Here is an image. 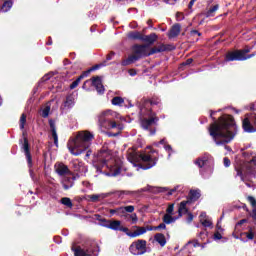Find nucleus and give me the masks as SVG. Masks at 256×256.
<instances>
[{"label":"nucleus","mask_w":256,"mask_h":256,"mask_svg":"<svg viewBox=\"0 0 256 256\" xmlns=\"http://www.w3.org/2000/svg\"><path fill=\"white\" fill-rule=\"evenodd\" d=\"M217 113L216 111H210V117L213 123L210 124L208 132L210 137H212L216 145H225L227 151H231L228 143H231L237 135V124L235 123V118L233 115L224 114L218 119L213 117Z\"/></svg>","instance_id":"nucleus-1"},{"label":"nucleus","mask_w":256,"mask_h":256,"mask_svg":"<svg viewBox=\"0 0 256 256\" xmlns=\"http://www.w3.org/2000/svg\"><path fill=\"white\" fill-rule=\"evenodd\" d=\"M93 139H95V135L89 132V130L79 131L75 137L69 139L68 149L72 155L78 157V155L85 153L91 147Z\"/></svg>","instance_id":"nucleus-2"},{"label":"nucleus","mask_w":256,"mask_h":256,"mask_svg":"<svg viewBox=\"0 0 256 256\" xmlns=\"http://www.w3.org/2000/svg\"><path fill=\"white\" fill-rule=\"evenodd\" d=\"M128 160L130 163H133L135 167H139L140 169L147 171L157 165L159 157L147 154V152H132L129 154Z\"/></svg>","instance_id":"nucleus-3"},{"label":"nucleus","mask_w":256,"mask_h":256,"mask_svg":"<svg viewBox=\"0 0 256 256\" xmlns=\"http://www.w3.org/2000/svg\"><path fill=\"white\" fill-rule=\"evenodd\" d=\"M149 44H135L132 46V55L128 56L127 59L122 60V67H127L128 65H132L135 61H139V59H143V57H151L149 54Z\"/></svg>","instance_id":"nucleus-4"},{"label":"nucleus","mask_w":256,"mask_h":256,"mask_svg":"<svg viewBox=\"0 0 256 256\" xmlns=\"http://www.w3.org/2000/svg\"><path fill=\"white\" fill-rule=\"evenodd\" d=\"M144 117L141 119V127L146 131H150V135H155L156 129L151 128L153 125H157L159 123V118L157 117V113L153 111V109L148 108L142 111Z\"/></svg>","instance_id":"nucleus-5"},{"label":"nucleus","mask_w":256,"mask_h":256,"mask_svg":"<svg viewBox=\"0 0 256 256\" xmlns=\"http://www.w3.org/2000/svg\"><path fill=\"white\" fill-rule=\"evenodd\" d=\"M111 159V150L107 145H103L99 150L96 159L93 161V167L97 173H103V167H107V161Z\"/></svg>","instance_id":"nucleus-6"},{"label":"nucleus","mask_w":256,"mask_h":256,"mask_svg":"<svg viewBox=\"0 0 256 256\" xmlns=\"http://www.w3.org/2000/svg\"><path fill=\"white\" fill-rule=\"evenodd\" d=\"M71 250L74 256H99V245L95 242H88L84 247L73 245Z\"/></svg>","instance_id":"nucleus-7"},{"label":"nucleus","mask_w":256,"mask_h":256,"mask_svg":"<svg viewBox=\"0 0 256 256\" xmlns=\"http://www.w3.org/2000/svg\"><path fill=\"white\" fill-rule=\"evenodd\" d=\"M256 165V158L252 157L250 160L239 163L235 166L236 177H240L241 181L245 182L247 175L253 174V167Z\"/></svg>","instance_id":"nucleus-8"},{"label":"nucleus","mask_w":256,"mask_h":256,"mask_svg":"<svg viewBox=\"0 0 256 256\" xmlns=\"http://www.w3.org/2000/svg\"><path fill=\"white\" fill-rule=\"evenodd\" d=\"M98 123L103 129H119V131L123 129V125L111 120V110L102 112L98 116Z\"/></svg>","instance_id":"nucleus-9"},{"label":"nucleus","mask_w":256,"mask_h":256,"mask_svg":"<svg viewBox=\"0 0 256 256\" xmlns=\"http://www.w3.org/2000/svg\"><path fill=\"white\" fill-rule=\"evenodd\" d=\"M242 129L246 133L256 132V114L255 113H250L245 115V118L242 121Z\"/></svg>","instance_id":"nucleus-10"},{"label":"nucleus","mask_w":256,"mask_h":256,"mask_svg":"<svg viewBox=\"0 0 256 256\" xmlns=\"http://www.w3.org/2000/svg\"><path fill=\"white\" fill-rule=\"evenodd\" d=\"M132 255H145L147 253V240H136L129 247Z\"/></svg>","instance_id":"nucleus-11"},{"label":"nucleus","mask_w":256,"mask_h":256,"mask_svg":"<svg viewBox=\"0 0 256 256\" xmlns=\"http://www.w3.org/2000/svg\"><path fill=\"white\" fill-rule=\"evenodd\" d=\"M195 165H197L200 169H203V167H213L215 165V159L211 154L205 153L201 157L195 160Z\"/></svg>","instance_id":"nucleus-12"},{"label":"nucleus","mask_w":256,"mask_h":256,"mask_svg":"<svg viewBox=\"0 0 256 256\" xmlns=\"http://www.w3.org/2000/svg\"><path fill=\"white\" fill-rule=\"evenodd\" d=\"M22 150L24 151V155L26 157L28 167H33V156H31V149L29 147V139L24 137V142L22 144Z\"/></svg>","instance_id":"nucleus-13"},{"label":"nucleus","mask_w":256,"mask_h":256,"mask_svg":"<svg viewBox=\"0 0 256 256\" xmlns=\"http://www.w3.org/2000/svg\"><path fill=\"white\" fill-rule=\"evenodd\" d=\"M224 61L229 63L231 61H244L239 50L229 51L225 54Z\"/></svg>","instance_id":"nucleus-14"},{"label":"nucleus","mask_w":256,"mask_h":256,"mask_svg":"<svg viewBox=\"0 0 256 256\" xmlns=\"http://www.w3.org/2000/svg\"><path fill=\"white\" fill-rule=\"evenodd\" d=\"M90 81L92 83V87H95L99 95H103V93H105V86H103L101 76H93Z\"/></svg>","instance_id":"nucleus-15"},{"label":"nucleus","mask_w":256,"mask_h":256,"mask_svg":"<svg viewBox=\"0 0 256 256\" xmlns=\"http://www.w3.org/2000/svg\"><path fill=\"white\" fill-rule=\"evenodd\" d=\"M175 47L171 45H165V44H160L158 46H154L149 50V55H155L157 53H165V51H173Z\"/></svg>","instance_id":"nucleus-16"},{"label":"nucleus","mask_w":256,"mask_h":256,"mask_svg":"<svg viewBox=\"0 0 256 256\" xmlns=\"http://www.w3.org/2000/svg\"><path fill=\"white\" fill-rule=\"evenodd\" d=\"M55 171L57 175L60 177H63L65 175H71V170H69V167L65 165L63 162H58L54 165Z\"/></svg>","instance_id":"nucleus-17"},{"label":"nucleus","mask_w":256,"mask_h":256,"mask_svg":"<svg viewBox=\"0 0 256 256\" xmlns=\"http://www.w3.org/2000/svg\"><path fill=\"white\" fill-rule=\"evenodd\" d=\"M50 131L52 133V139L54 140V145L59 147V136L57 135V126H55V120H49Z\"/></svg>","instance_id":"nucleus-18"},{"label":"nucleus","mask_w":256,"mask_h":256,"mask_svg":"<svg viewBox=\"0 0 256 256\" xmlns=\"http://www.w3.org/2000/svg\"><path fill=\"white\" fill-rule=\"evenodd\" d=\"M199 199H201V190L196 189V190H190L187 196V200L188 202L191 203H195L196 201H199Z\"/></svg>","instance_id":"nucleus-19"},{"label":"nucleus","mask_w":256,"mask_h":256,"mask_svg":"<svg viewBox=\"0 0 256 256\" xmlns=\"http://www.w3.org/2000/svg\"><path fill=\"white\" fill-rule=\"evenodd\" d=\"M153 105H161V99L152 98L145 100L141 111H147V109H152L151 107H153Z\"/></svg>","instance_id":"nucleus-20"},{"label":"nucleus","mask_w":256,"mask_h":256,"mask_svg":"<svg viewBox=\"0 0 256 256\" xmlns=\"http://www.w3.org/2000/svg\"><path fill=\"white\" fill-rule=\"evenodd\" d=\"M187 205H191V203L187 200H183L182 202H180L178 208V219L183 217V215H187L189 213V208H187Z\"/></svg>","instance_id":"nucleus-21"},{"label":"nucleus","mask_w":256,"mask_h":256,"mask_svg":"<svg viewBox=\"0 0 256 256\" xmlns=\"http://www.w3.org/2000/svg\"><path fill=\"white\" fill-rule=\"evenodd\" d=\"M180 33H181V24L176 23L170 28L168 32V38L175 39V37H179Z\"/></svg>","instance_id":"nucleus-22"},{"label":"nucleus","mask_w":256,"mask_h":256,"mask_svg":"<svg viewBox=\"0 0 256 256\" xmlns=\"http://www.w3.org/2000/svg\"><path fill=\"white\" fill-rule=\"evenodd\" d=\"M133 229H136V231L130 234L132 239H135V237H140V235H145V233H147V228L145 227L133 226Z\"/></svg>","instance_id":"nucleus-23"},{"label":"nucleus","mask_w":256,"mask_h":256,"mask_svg":"<svg viewBox=\"0 0 256 256\" xmlns=\"http://www.w3.org/2000/svg\"><path fill=\"white\" fill-rule=\"evenodd\" d=\"M158 36L155 33H151L150 35H144L142 36V41H144V43H148L149 45H153V43H155V41H157Z\"/></svg>","instance_id":"nucleus-24"},{"label":"nucleus","mask_w":256,"mask_h":256,"mask_svg":"<svg viewBox=\"0 0 256 256\" xmlns=\"http://www.w3.org/2000/svg\"><path fill=\"white\" fill-rule=\"evenodd\" d=\"M107 197H109V194H92V195H88V199H90V201L92 203H98V201H101V199H107Z\"/></svg>","instance_id":"nucleus-25"},{"label":"nucleus","mask_w":256,"mask_h":256,"mask_svg":"<svg viewBox=\"0 0 256 256\" xmlns=\"http://www.w3.org/2000/svg\"><path fill=\"white\" fill-rule=\"evenodd\" d=\"M154 240H156V242L159 243L161 247H165V245H167V239L163 233H156L154 235Z\"/></svg>","instance_id":"nucleus-26"},{"label":"nucleus","mask_w":256,"mask_h":256,"mask_svg":"<svg viewBox=\"0 0 256 256\" xmlns=\"http://www.w3.org/2000/svg\"><path fill=\"white\" fill-rule=\"evenodd\" d=\"M96 221H99L101 227H106V229H109V223L111 220H107L106 218H103V216L96 214L95 215Z\"/></svg>","instance_id":"nucleus-27"},{"label":"nucleus","mask_w":256,"mask_h":256,"mask_svg":"<svg viewBox=\"0 0 256 256\" xmlns=\"http://www.w3.org/2000/svg\"><path fill=\"white\" fill-rule=\"evenodd\" d=\"M120 228H121V221L110 220L108 229H111L112 231H119Z\"/></svg>","instance_id":"nucleus-28"},{"label":"nucleus","mask_w":256,"mask_h":256,"mask_svg":"<svg viewBox=\"0 0 256 256\" xmlns=\"http://www.w3.org/2000/svg\"><path fill=\"white\" fill-rule=\"evenodd\" d=\"M75 178H66L64 181H63V189L65 191H68V189H71V187H73V185H75Z\"/></svg>","instance_id":"nucleus-29"},{"label":"nucleus","mask_w":256,"mask_h":256,"mask_svg":"<svg viewBox=\"0 0 256 256\" xmlns=\"http://www.w3.org/2000/svg\"><path fill=\"white\" fill-rule=\"evenodd\" d=\"M173 214H165L162 218L163 223L166 225H171V223H175L177 221V217H172Z\"/></svg>","instance_id":"nucleus-30"},{"label":"nucleus","mask_w":256,"mask_h":256,"mask_svg":"<svg viewBox=\"0 0 256 256\" xmlns=\"http://www.w3.org/2000/svg\"><path fill=\"white\" fill-rule=\"evenodd\" d=\"M129 39H134L138 41L143 40V34L139 31H132L128 34Z\"/></svg>","instance_id":"nucleus-31"},{"label":"nucleus","mask_w":256,"mask_h":256,"mask_svg":"<svg viewBox=\"0 0 256 256\" xmlns=\"http://www.w3.org/2000/svg\"><path fill=\"white\" fill-rule=\"evenodd\" d=\"M111 103L116 107H121L123 103H125V99H123V97L121 96H115L114 98H112Z\"/></svg>","instance_id":"nucleus-32"},{"label":"nucleus","mask_w":256,"mask_h":256,"mask_svg":"<svg viewBox=\"0 0 256 256\" xmlns=\"http://www.w3.org/2000/svg\"><path fill=\"white\" fill-rule=\"evenodd\" d=\"M11 7H13V1L12 0H6L3 5L1 6V11H3V13H7V11H9L11 9Z\"/></svg>","instance_id":"nucleus-33"},{"label":"nucleus","mask_w":256,"mask_h":256,"mask_svg":"<svg viewBox=\"0 0 256 256\" xmlns=\"http://www.w3.org/2000/svg\"><path fill=\"white\" fill-rule=\"evenodd\" d=\"M125 217L127 221H131L132 225H136L137 221H139V218L137 217L136 213L126 214Z\"/></svg>","instance_id":"nucleus-34"},{"label":"nucleus","mask_w":256,"mask_h":256,"mask_svg":"<svg viewBox=\"0 0 256 256\" xmlns=\"http://www.w3.org/2000/svg\"><path fill=\"white\" fill-rule=\"evenodd\" d=\"M116 194L120 199H123L124 195H137V191L120 190V191H117Z\"/></svg>","instance_id":"nucleus-35"},{"label":"nucleus","mask_w":256,"mask_h":256,"mask_svg":"<svg viewBox=\"0 0 256 256\" xmlns=\"http://www.w3.org/2000/svg\"><path fill=\"white\" fill-rule=\"evenodd\" d=\"M60 203H62V205H65V207H68L69 209L73 208V202L71 201V198L69 197H64L60 200Z\"/></svg>","instance_id":"nucleus-36"},{"label":"nucleus","mask_w":256,"mask_h":256,"mask_svg":"<svg viewBox=\"0 0 256 256\" xmlns=\"http://www.w3.org/2000/svg\"><path fill=\"white\" fill-rule=\"evenodd\" d=\"M122 215H125L126 213H133L135 211V206L130 205V206H124L121 207Z\"/></svg>","instance_id":"nucleus-37"},{"label":"nucleus","mask_w":256,"mask_h":256,"mask_svg":"<svg viewBox=\"0 0 256 256\" xmlns=\"http://www.w3.org/2000/svg\"><path fill=\"white\" fill-rule=\"evenodd\" d=\"M105 63H107V61H104L102 64L92 66L90 69L86 70V73L89 75L91 72L97 71V69H101V67H105Z\"/></svg>","instance_id":"nucleus-38"},{"label":"nucleus","mask_w":256,"mask_h":256,"mask_svg":"<svg viewBox=\"0 0 256 256\" xmlns=\"http://www.w3.org/2000/svg\"><path fill=\"white\" fill-rule=\"evenodd\" d=\"M240 52V54H242V59L244 61H247V58H245L247 56V53H251V47L246 46L244 49L238 50Z\"/></svg>","instance_id":"nucleus-39"},{"label":"nucleus","mask_w":256,"mask_h":256,"mask_svg":"<svg viewBox=\"0 0 256 256\" xmlns=\"http://www.w3.org/2000/svg\"><path fill=\"white\" fill-rule=\"evenodd\" d=\"M219 9V5H214L206 12V17H213V13Z\"/></svg>","instance_id":"nucleus-40"},{"label":"nucleus","mask_w":256,"mask_h":256,"mask_svg":"<svg viewBox=\"0 0 256 256\" xmlns=\"http://www.w3.org/2000/svg\"><path fill=\"white\" fill-rule=\"evenodd\" d=\"M25 123H27V115L22 114L20 117V129H25Z\"/></svg>","instance_id":"nucleus-41"},{"label":"nucleus","mask_w":256,"mask_h":256,"mask_svg":"<svg viewBox=\"0 0 256 256\" xmlns=\"http://www.w3.org/2000/svg\"><path fill=\"white\" fill-rule=\"evenodd\" d=\"M241 235H244L245 237H247V239H249L250 241H253V239H255V233H253L252 230H250L249 232H244Z\"/></svg>","instance_id":"nucleus-42"},{"label":"nucleus","mask_w":256,"mask_h":256,"mask_svg":"<svg viewBox=\"0 0 256 256\" xmlns=\"http://www.w3.org/2000/svg\"><path fill=\"white\" fill-rule=\"evenodd\" d=\"M51 111V106H46L43 111H42V117L44 119H47V117H49V113Z\"/></svg>","instance_id":"nucleus-43"},{"label":"nucleus","mask_w":256,"mask_h":256,"mask_svg":"<svg viewBox=\"0 0 256 256\" xmlns=\"http://www.w3.org/2000/svg\"><path fill=\"white\" fill-rule=\"evenodd\" d=\"M73 97L72 96H68L67 98H66V101L64 102V105H65V107H73Z\"/></svg>","instance_id":"nucleus-44"},{"label":"nucleus","mask_w":256,"mask_h":256,"mask_svg":"<svg viewBox=\"0 0 256 256\" xmlns=\"http://www.w3.org/2000/svg\"><path fill=\"white\" fill-rule=\"evenodd\" d=\"M118 231H122V233H125L128 237H131V235H133V232H130L129 228L122 225L120 226V229Z\"/></svg>","instance_id":"nucleus-45"},{"label":"nucleus","mask_w":256,"mask_h":256,"mask_svg":"<svg viewBox=\"0 0 256 256\" xmlns=\"http://www.w3.org/2000/svg\"><path fill=\"white\" fill-rule=\"evenodd\" d=\"M173 211H175V204H169L166 209V215H173Z\"/></svg>","instance_id":"nucleus-46"},{"label":"nucleus","mask_w":256,"mask_h":256,"mask_svg":"<svg viewBox=\"0 0 256 256\" xmlns=\"http://www.w3.org/2000/svg\"><path fill=\"white\" fill-rule=\"evenodd\" d=\"M110 215H122V210L121 207L116 208V209H110L109 211Z\"/></svg>","instance_id":"nucleus-47"},{"label":"nucleus","mask_w":256,"mask_h":256,"mask_svg":"<svg viewBox=\"0 0 256 256\" xmlns=\"http://www.w3.org/2000/svg\"><path fill=\"white\" fill-rule=\"evenodd\" d=\"M85 77H89V74H87L86 71H84L76 80L75 82L78 83V85L81 83L82 79H85Z\"/></svg>","instance_id":"nucleus-48"},{"label":"nucleus","mask_w":256,"mask_h":256,"mask_svg":"<svg viewBox=\"0 0 256 256\" xmlns=\"http://www.w3.org/2000/svg\"><path fill=\"white\" fill-rule=\"evenodd\" d=\"M248 202L250 203V205H252V207H256V200L255 197L253 196H248L247 197Z\"/></svg>","instance_id":"nucleus-49"},{"label":"nucleus","mask_w":256,"mask_h":256,"mask_svg":"<svg viewBox=\"0 0 256 256\" xmlns=\"http://www.w3.org/2000/svg\"><path fill=\"white\" fill-rule=\"evenodd\" d=\"M223 163H224V167H231V160L229 159V157H224Z\"/></svg>","instance_id":"nucleus-50"},{"label":"nucleus","mask_w":256,"mask_h":256,"mask_svg":"<svg viewBox=\"0 0 256 256\" xmlns=\"http://www.w3.org/2000/svg\"><path fill=\"white\" fill-rule=\"evenodd\" d=\"M117 175H121V168H115V170L112 172L111 176L112 177H117Z\"/></svg>","instance_id":"nucleus-51"},{"label":"nucleus","mask_w":256,"mask_h":256,"mask_svg":"<svg viewBox=\"0 0 256 256\" xmlns=\"http://www.w3.org/2000/svg\"><path fill=\"white\" fill-rule=\"evenodd\" d=\"M159 229H167V225L160 223L158 226H155L154 231H159Z\"/></svg>","instance_id":"nucleus-52"},{"label":"nucleus","mask_w":256,"mask_h":256,"mask_svg":"<svg viewBox=\"0 0 256 256\" xmlns=\"http://www.w3.org/2000/svg\"><path fill=\"white\" fill-rule=\"evenodd\" d=\"M176 19H177V21H183V19H185V16L183 15V13L177 12Z\"/></svg>","instance_id":"nucleus-53"},{"label":"nucleus","mask_w":256,"mask_h":256,"mask_svg":"<svg viewBox=\"0 0 256 256\" xmlns=\"http://www.w3.org/2000/svg\"><path fill=\"white\" fill-rule=\"evenodd\" d=\"M203 227H211V225H213V223L210 220L205 219L202 222Z\"/></svg>","instance_id":"nucleus-54"},{"label":"nucleus","mask_w":256,"mask_h":256,"mask_svg":"<svg viewBox=\"0 0 256 256\" xmlns=\"http://www.w3.org/2000/svg\"><path fill=\"white\" fill-rule=\"evenodd\" d=\"M115 57V52L111 51L109 54L106 56V61H111Z\"/></svg>","instance_id":"nucleus-55"},{"label":"nucleus","mask_w":256,"mask_h":256,"mask_svg":"<svg viewBox=\"0 0 256 256\" xmlns=\"http://www.w3.org/2000/svg\"><path fill=\"white\" fill-rule=\"evenodd\" d=\"M214 239L216 241H219V240L223 239V236L221 235V233L216 232V233H214Z\"/></svg>","instance_id":"nucleus-56"},{"label":"nucleus","mask_w":256,"mask_h":256,"mask_svg":"<svg viewBox=\"0 0 256 256\" xmlns=\"http://www.w3.org/2000/svg\"><path fill=\"white\" fill-rule=\"evenodd\" d=\"M167 188H163V187H158L155 190V193H166Z\"/></svg>","instance_id":"nucleus-57"},{"label":"nucleus","mask_w":256,"mask_h":256,"mask_svg":"<svg viewBox=\"0 0 256 256\" xmlns=\"http://www.w3.org/2000/svg\"><path fill=\"white\" fill-rule=\"evenodd\" d=\"M29 168V174H30V177L31 179H33V181H35V172L33 171V167H28Z\"/></svg>","instance_id":"nucleus-58"},{"label":"nucleus","mask_w":256,"mask_h":256,"mask_svg":"<svg viewBox=\"0 0 256 256\" xmlns=\"http://www.w3.org/2000/svg\"><path fill=\"white\" fill-rule=\"evenodd\" d=\"M188 216H187V221H188V223H191L192 221H193V213H191V212H188V214H187Z\"/></svg>","instance_id":"nucleus-59"},{"label":"nucleus","mask_w":256,"mask_h":256,"mask_svg":"<svg viewBox=\"0 0 256 256\" xmlns=\"http://www.w3.org/2000/svg\"><path fill=\"white\" fill-rule=\"evenodd\" d=\"M77 87H79V84L76 82V81H74V82H72L71 84H70V89H77Z\"/></svg>","instance_id":"nucleus-60"},{"label":"nucleus","mask_w":256,"mask_h":256,"mask_svg":"<svg viewBox=\"0 0 256 256\" xmlns=\"http://www.w3.org/2000/svg\"><path fill=\"white\" fill-rule=\"evenodd\" d=\"M191 63H193V58H188L182 65H191Z\"/></svg>","instance_id":"nucleus-61"},{"label":"nucleus","mask_w":256,"mask_h":256,"mask_svg":"<svg viewBox=\"0 0 256 256\" xmlns=\"http://www.w3.org/2000/svg\"><path fill=\"white\" fill-rule=\"evenodd\" d=\"M190 34L191 35H198V37H201V32H199L198 30H191Z\"/></svg>","instance_id":"nucleus-62"},{"label":"nucleus","mask_w":256,"mask_h":256,"mask_svg":"<svg viewBox=\"0 0 256 256\" xmlns=\"http://www.w3.org/2000/svg\"><path fill=\"white\" fill-rule=\"evenodd\" d=\"M176 191H177V188H173V189H171V190H169V191L167 192V195H168V196H171V195H173Z\"/></svg>","instance_id":"nucleus-63"},{"label":"nucleus","mask_w":256,"mask_h":256,"mask_svg":"<svg viewBox=\"0 0 256 256\" xmlns=\"http://www.w3.org/2000/svg\"><path fill=\"white\" fill-rule=\"evenodd\" d=\"M252 219H254V221H256V208H254L252 210V215H251Z\"/></svg>","instance_id":"nucleus-64"}]
</instances>
